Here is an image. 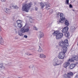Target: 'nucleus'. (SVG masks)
<instances>
[{
	"instance_id": "1",
	"label": "nucleus",
	"mask_w": 78,
	"mask_h": 78,
	"mask_svg": "<svg viewBox=\"0 0 78 78\" xmlns=\"http://www.w3.org/2000/svg\"><path fill=\"white\" fill-rule=\"evenodd\" d=\"M29 29H30V27L28 26H25L23 27L21 29V32H18V34L20 36H22L23 34L22 33H28L29 31Z\"/></svg>"
},
{
	"instance_id": "2",
	"label": "nucleus",
	"mask_w": 78,
	"mask_h": 78,
	"mask_svg": "<svg viewBox=\"0 0 78 78\" xmlns=\"http://www.w3.org/2000/svg\"><path fill=\"white\" fill-rule=\"evenodd\" d=\"M32 3L29 4H23L22 5V10L23 11H25L28 12L29 11V10L30 9V8L31 7Z\"/></svg>"
},
{
	"instance_id": "3",
	"label": "nucleus",
	"mask_w": 78,
	"mask_h": 78,
	"mask_svg": "<svg viewBox=\"0 0 78 78\" xmlns=\"http://www.w3.org/2000/svg\"><path fill=\"white\" fill-rule=\"evenodd\" d=\"M60 16V18L61 20H59L58 21H57V23L58 24H61L62 23H64L65 20H66V18H65V16H64V14L62 13H58L57 14V16L58 17H59V16Z\"/></svg>"
},
{
	"instance_id": "4",
	"label": "nucleus",
	"mask_w": 78,
	"mask_h": 78,
	"mask_svg": "<svg viewBox=\"0 0 78 78\" xmlns=\"http://www.w3.org/2000/svg\"><path fill=\"white\" fill-rule=\"evenodd\" d=\"M53 35L55 36L56 39L58 40L60 39L63 36V34L62 33H59V31L57 30L54 32L53 33Z\"/></svg>"
},
{
	"instance_id": "5",
	"label": "nucleus",
	"mask_w": 78,
	"mask_h": 78,
	"mask_svg": "<svg viewBox=\"0 0 78 78\" xmlns=\"http://www.w3.org/2000/svg\"><path fill=\"white\" fill-rule=\"evenodd\" d=\"M68 30L69 27H66L63 28L62 31V33H66L64 34V36L67 37H69V36H70V33L68 32H67V31Z\"/></svg>"
},
{
	"instance_id": "6",
	"label": "nucleus",
	"mask_w": 78,
	"mask_h": 78,
	"mask_svg": "<svg viewBox=\"0 0 78 78\" xmlns=\"http://www.w3.org/2000/svg\"><path fill=\"white\" fill-rule=\"evenodd\" d=\"M62 61L61 60H59L56 58H55L53 62V64L54 66H59L60 64H61Z\"/></svg>"
},
{
	"instance_id": "7",
	"label": "nucleus",
	"mask_w": 78,
	"mask_h": 78,
	"mask_svg": "<svg viewBox=\"0 0 78 78\" xmlns=\"http://www.w3.org/2000/svg\"><path fill=\"white\" fill-rule=\"evenodd\" d=\"M66 44H68V40L67 39L65 40L64 41H62L59 42V45L60 47H62L66 45Z\"/></svg>"
},
{
	"instance_id": "8",
	"label": "nucleus",
	"mask_w": 78,
	"mask_h": 78,
	"mask_svg": "<svg viewBox=\"0 0 78 78\" xmlns=\"http://www.w3.org/2000/svg\"><path fill=\"white\" fill-rule=\"evenodd\" d=\"M65 53L62 52H61L58 55V57L60 59H64V58H65Z\"/></svg>"
},
{
	"instance_id": "9",
	"label": "nucleus",
	"mask_w": 78,
	"mask_h": 78,
	"mask_svg": "<svg viewBox=\"0 0 78 78\" xmlns=\"http://www.w3.org/2000/svg\"><path fill=\"white\" fill-rule=\"evenodd\" d=\"M69 47V43H66L65 45L63 46L62 48L63 51L62 52L66 53L67 50V48Z\"/></svg>"
},
{
	"instance_id": "10",
	"label": "nucleus",
	"mask_w": 78,
	"mask_h": 78,
	"mask_svg": "<svg viewBox=\"0 0 78 78\" xmlns=\"http://www.w3.org/2000/svg\"><path fill=\"white\" fill-rule=\"evenodd\" d=\"M78 61V56L77 55H74L71 58L69 59L68 61L69 62H73L74 61Z\"/></svg>"
},
{
	"instance_id": "11",
	"label": "nucleus",
	"mask_w": 78,
	"mask_h": 78,
	"mask_svg": "<svg viewBox=\"0 0 78 78\" xmlns=\"http://www.w3.org/2000/svg\"><path fill=\"white\" fill-rule=\"evenodd\" d=\"M21 22H22V21L20 20H18L16 21L18 27H19V28H21L23 26V25Z\"/></svg>"
},
{
	"instance_id": "12",
	"label": "nucleus",
	"mask_w": 78,
	"mask_h": 78,
	"mask_svg": "<svg viewBox=\"0 0 78 78\" xmlns=\"http://www.w3.org/2000/svg\"><path fill=\"white\" fill-rule=\"evenodd\" d=\"M69 65H70V62H69V61L66 62L63 64V67L65 68H66V67H68Z\"/></svg>"
},
{
	"instance_id": "13",
	"label": "nucleus",
	"mask_w": 78,
	"mask_h": 78,
	"mask_svg": "<svg viewBox=\"0 0 78 78\" xmlns=\"http://www.w3.org/2000/svg\"><path fill=\"white\" fill-rule=\"evenodd\" d=\"M8 64H6L5 63H2L0 64V67L1 68V69H5V67L4 66H8Z\"/></svg>"
},
{
	"instance_id": "14",
	"label": "nucleus",
	"mask_w": 78,
	"mask_h": 78,
	"mask_svg": "<svg viewBox=\"0 0 78 78\" xmlns=\"http://www.w3.org/2000/svg\"><path fill=\"white\" fill-rule=\"evenodd\" d=\"M75 66H76V64H71L69 65V68L70 69H73V68H74Z\"/></svg>"
},
{
	"instance_id": "15",
	"label": "nucleus",
	"mask_w": 78,
	"mask_h": 78,
	"mask_svg": "<svg viewBox=\"0 0 78 78\" xmlns=\"http://www.w3.org/2000/svg\"><path fill=\"white\" fill-rule=\"evenodd\" d=\"M76 25H75V27H71V32H72L73 33L74 31H75V29L77 27L76 26Z\"/></svg>"
},
{
	"instance_id": "16",
	"label": "nucleus",
	"mask_w": 78,
	"mask_h": 78,
	"mask_svg": "<svg viewBox=\"0 0 78 78\" xmlns=\"http://www.w3.org/2000/svg\"><path fill=\"white\" fill-rule=\"evenodd\" d=\"M68 76H69L70 78H71V76L73 75V73L72 72H70L67 73Z\"/></svg>"
},
{
	"instance_id": "17",
	"label": "nucleus",
	"mask_w": 78,
	"mask_h": 78,
	"mask_svg": "<svg viewBox=\"0 0 78 78\" xmlns=\"http://www.w3.org/2000/svg\"><path fill=\"white\" fill-rule=\"evenodd\" d=\"M65 24L66 25V26L67 27H68L69 25V21L67 20H66L65 22Z\"/></svg>"
},
{
	"instance_id": "18",
	"label": "nucleus",
	"mask_w": 78,
	"mask_h": 78,
	"mask_svg": "<svg viewBox=\"0 0 78 78\" xmlns=\"http://www.w3.org/2000/svg\"><path fill=\"white\" fill-rule=\"evenodd\" d=\"M63 77L64 78H70V76H69L68 75L66 74H64L63 76Z\"/></svg>"
},
{
	"instance_id": "19",
	"label": "nucleus",
	"mask_w": 78,
	"mask_h": 78,
	"mask_svg": "<svg viewBox=\"0 0 78 78\" xmlns=\"http://www.w3.org/2000/svg\"><path fill=\"white\" fill-rule=\"evenodd\" d=\"M44 36V33H43L42 32H40L39 36L40 38L43 37Z\"/></svg>"
},
{
	"instance_id": "20",
	"label": "nucleus",
	"mask_w": 78,
	"mask_h": 78,
	"mask_svg": "<svg viewBox=\"0 0 78 78\" xmlns=\"http://www.w3.org/2000/svg\"><path fill=\"white\" fill-rule=\"evenodd\" d=\"M40 58H46V56L44 54H41L40 56Z\"/></svg>"
},
{
	"instance_id": "21",
	"label": "nucleus",
	"mask_w": 78,
	"mask_h": 78,
	"mask_svg": "<svg viewBox=\"0 0 78 78\" xmlns=\"http://www.w3.org/2000/svg\"><path fill=\"white\" fill-rule=\"evenodd\" d=\"M12 6H13L14 9H19V7L16 5H14V6L13 5Z\"/></svg>"
},
{
	"instance_id": "22",
	"label": "nucleus",
	"mask_w": 78,
	"mask_h": 78,
	"mask_svg": "<svg viewBox=\"0 0 78 78\" xmlns=\"http://www.w3.org/2000/svg\"><path fill=\"white\" fill-rule=\"evenodd\" d=\"M0 44H1V45H3V44H4V42H3V40L2 39H1L0 41Z\"/></svg>"
},
{
	"instance_id": "23",
	"label": "nucleus",
	"mask_w": 78,
	"mask_h": 78,
	"mask_svg": "<svg viewBox=\"0 0 78 78\" xmlns=\"http://www.w3.org/2000/svg\"><path fill=\"white\" fill-rule=\"evenodd\" d=\"M40 6L41 8H44V7L45 6V5L43 3H40Z\"/></svg>"
},
{
	"instance_id": "24",
	"label": "nucleus",
	"mask_w": 78,
	"mask_h": 78,
	"mask_svg": "<svg viewBox=\"0 0 78 78\" xmlns=\"http://www.w3.org/2000/svg\"><path fill=\"white\" fill-rule=\"evenodd\" d=\"M38 51L39 52H41V51H42V48L40 47V46H39V48L38 50Z\"/></svg>"
},
{
	"instance_id": "25",
	"label": "nucleus",
	"mask_w": 78,
	"mask_h": 78,
	"mask_svg": "<svg viewBox=\"0 0 78 78\" xmlns=\"http://www.w3.org/2000/svg\"><path fill=\"white\" fill-rule=\"evenodd\" d=\"M29 21L30 23H33V22H34V20L33 19L31 18H30Z\"/></svg>"
},
{
	"instance_id": "26",
	"label": "nucleus",
	"mask_w": 78,
	"mask_h": 78,
	"mask_svg": "<svg viewBox=\"0 0 78 78\" xmlns=\"http://www.w3.org/2000/svg\"><path fill=\"white\" fill-rule=\"evenodd\" d=\"M69 0H66V5H69Z\"/></svg>"
},
{
	"instance_id": "27",
	"label": "nucleus",
	"mask_w": 78,
	"mask_h": 78,
	"mask_svg": "<svg viewBox=\"0 0 78 78\" xmlns=\"http://www.w3.org/2000/svg\"><path fill=\"white\" fill-rule=\"evenodd\" d=\"M49 12L50 13H51V14H52V13L53 12V9H51L49 11Z\"/></svg>"
},
{
	"instance_id": "28",
	"label": "nucleus",
	"mask_w": 78,
	"mask_h": 78,
	"mask_svg": "<svg viewBox=\"0 0 78 78\" xmlns=\"http://www.w3.org/2000/svg\"><path fill=\"white\" fill-rule=\"evenodd\" d=\"M49 5H46V9H47L48 7H50V5H49Z\"/></svg>"
},
{
	"instance_id": "29",
	"label": "nucleus",
	"mask_w": 78,
	"mask_h": 78,
	"mask_svg": "<svg viewBox=\"0 0 78 78\" xmlns=\"http://www.w3.org/2000/svg\"><path fill=\"white\" fill-rule=\"evenodd\" d=\"M34 29L35 30H37V27L36 26H34Z\"/></svg>"
},
{
	"instance_id": "30",
	"label": "nucleus",
	"mask_w": 78,
	"mask_h": 78,
	"mask_svg": "<svg viewBox=\"0 0 78 78\" xmlns=\"http://www.w3.org/2000/svg\"><path fill=\"white\" fill-rule=\"evenodd\" d=\"M5 11H5V12H7V11H9V9L5 8Z\"/></svg>"
},
{
	"instance_id": "31",
	"label": "nucleus",
	"mask_w": 78,
	"mask_h": 78,
	"mask_svg": "<svg viewBox=\"0 0 78 78\" xmlns=\"http://www.w3.org/2000/svg\"><path fill=\"white\" fill-rule=\"evenodd\" d=\"M69 8H72V7H73V6H72V5L70 4L69 5Z\"/></svg>"
},
{
	"instance_id": "32",
	"label": "nucleus",
	"mask_w": 78,
	"mask_h": 78,
	"mask_svg": "<svg viewBox=\"0 0 78 78\" xmlns=\"http://www.w3.org/2000/svg\"><path fill=\"white\" fill-rule=\"evenodd\" d=\"M74 78H78V74H77L75 76Z\"/></svg>"
},
{
	"instance_id": "33",
	"label": "nucleus",
	"mask_w": 78,
	"mask_h": 78,
	"mask_svg": "<svg viewBox=\"0 0 78 78\" xmlns=\"http://www.w3.org/2000/svg\"><path fill=\"white\" fill-rule=\"evenodd\" d=\"M24 37H25V38H27V37H28V36L27 35H24Z\"/></svg>"
},
{
	"instance_id": "34",
	"label": "nucleus",
	"mask_w": 78,
	"mask_h": 78,
	"mask_svg": "<svg viewBox=\"0 0 78 78\" xmlns=\"http://www.w3.org/2000/svg\"><path fill=\"white\" fill-rule=\"evenodd\" d=\"M13 20L14 21V22H16V20L14 19V17H13Z\"/></svg>"
},
{
	"instance_id": "35",
	"label": "nucleus",
	"mask_w": 78,
	"mask_h": 78,
	"mask_svg": "<svg viewBox=\"0 0 78 78\" xmlns=\"http://www.w3.org/2000/svg\"><path fill=\"white\" fill-rule=\"evenodd\" d=\"M14 6V5H13V4H11L10 5V7H14V6Z\"/></svg>"
},
{
	"instance_id": "36",
	"label": "nucleus",
	"mask_w": 78,
	"mask_h": 78,
	"mask_svg": "<svg viewBox=\"0 0 78 78\" xmlns=\"http://www.w3.org/2000/svg\"><path fill=\"white\" fill-rule=\"evenodd\" d=\"M2 27L0 26V31H2Z\"/></svg>"
},
{
	"instance_id": "37",
	"label": "nucleus",
	"mask_w": 78,
	"mask_h": 78,
	"mask_svg": "<svg viewBox=\"0 0 78 78\" xmlns=\"http://www.w3.org/2000/svg\"><path fill=\"white\" fill-rule=\"evenodd\" d=\"M31 68H33L34 67V65H31Z\"/></svg>"
},
{
	"instance_id": "38",
	"label": "nucleus",
	"mask_w": 78,
	"mask_h": 78,
	"mask_svg": "<svg viewBox=\"0 0 78 78\" xmlns=\"http://www.w3.org/2000/svg\"><path fill=\"white\" fill-rule=\"evenodd\" d=\"M15 39H18V37H15Z\"/></svg>"
},
{
	"instance_id": "39",
	"label": "nucleus",
	"mask_w": 78,
	"mask_h": 78,
	"mask_svg": "<svg viewBox=\"0 0 78 78\" xmlns=\"http://www.w3.org/2000/svg\"><path fill=\"white\" fill-rule=\"evenodd\" d=\"M2 2H5L6 0H1Z\"/></svg>"
},
{
	"instance_id": "40",
	"label": "nucleus",
	"mask_w": 78,
	"mask_h": 78,
	"mask_svg": "<svg viewBox=\"0 0 78 78\" xmlns=\"http://www.w3.org/2000/svg\"><path fill=\"white\" fill-rule=\"evenodd\" d=\"M35 10L36 11H37V8H35Z\"/></svg>"
},
{
	"instance_id": "41",
	"label": "nucleus",
	"mask_w": 78,
	"mask_h": 78,
	"mask_svg": "<svg viewBox=\"0 0 78 78\" xmlns=\"http://www.w3.org/2000/svg\"><path fill=\"white\" fill-rule=\"evenodd\" d=\"M31 65L29 66V68H30H30H31Z\"/></svg>"
},
{
	"instance_id": "42",
	"label": "nucleus",
	"mask_w": 78,
	"mask_h": 78,
	"mask_svg": "<svg viewBox=\"0 0 78 78\" xmlns=\"http://www.w3.org/2000/svg\"><path fill=\"white\" fill-rule=\"evenodd\" d=\"M50 9V8H48V9H48H48Z\"/></svg>"
},
{
	"instance_id": "43",
	"label": "nucleus",
	"mask_w": 78,
	"mask_h": 78,
	"mask_svg": "<svg viewBox=\"0 0 78 78\" xmlns=\"http://www.w3.org/2000/svg\"><path fill=\"white\" fill-rule=\"evenodd\" d=\"M19 78H22V77H19Z\"/></svg>"
},
{
	"instance_id": "44",
	"label": "nucleus",
	"mask_w": 78,
	"mask_h": 78,
	"mask_svg": "<svg viewBox=\"0 0 78 78\" xmlns=\"http://www.w3.org/2000/svg\"><path fill=\"white\" fill-rule=\"evenodd\" d=\"M31 55V54H30V55Z\"/></svg>"
}]
</instances>
